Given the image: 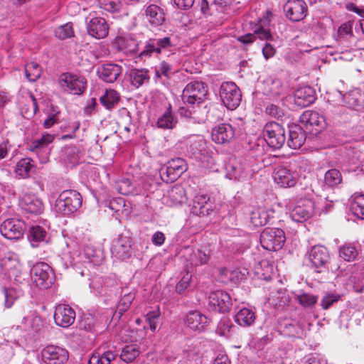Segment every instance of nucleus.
<instances>
[{
	"label": "nucleus",
	"instance_id": "1",
	"mask_svg": "<svg viewBox=\"0 0 364 364\" xmlns=\"http://www.w3.org/2000/svg\"><path fill=\"white\" fill-rule=\"evenodd\" d=\"M238 122L232 121V124L221 123L212 129V139L218 144H227L230 142L237 134L243 129L245 122L242 119H237Z\"/></svg>",
	"mask_w": 364,
	"mask_h": 364
},
{
	"label": "nucleus",
	"instance_id": "2",
	"mask_svg": "<svg viewBox=\"0 0 364 364\" xmlns=\"http://www.w3.org/2000/svg\"><path fill=\"white\" fill-rule=\"evenodd\" d=\"M82 205L81 195L74 190H65L60 193L55 203V210L63 215L75 212Z\"/></svg>",
	"mask_w": 364,
	"mask_h": 364
},
{
	"label": "nucleus",
	"instance_id": "3",
	"mask_svg": "<svg viewBox=\"0 0 364 364\" xmlns=\"http://www.w3.org/2000/svg\"><path fill=\"white\" fill-rule=\"evenodd\" d=\"M284 232L277 228H266L260 234V243L262 247L269 251L280 250L285 242Z\"/></svg>",
	"mask_w": 364,
	"mask_h": 364
},
{
	"label": "nucleus",
	"instance_id": "4",
	"mask_svg": "<svg viewBox=\"0 0 364 364\" xmlns=\"http://www.w3.org/2000/svg\"><path fill=\"white\" fill-rule=\"evenodd\" d=\"M262 134L267 145L273 149H280L286 141L284 129L277 122H267L263 128Z\"/></svg>",
	"mask_w": 364,
	"mask_h": 364
},
{
	"label": "nucleus",
	"instance_id": "5",
	"mask_svg": "<svg viewBox=\"0 0 364 364\" xmlns=\"http://www.w3.org/2000/svg\"><path fill=\"white\" fill-rule=\"evenodd\" d=\"M187 169L186 161L182 158L169 160L159 169V175L163 181L173 183Z\"/></svg>",
	"mask_w": 364,
	"mask_h": 364
},
{
	"label": "nucleus",
	"instance_id": "6",
	"mask_svg": "<svg viewBox=\"0 0 364 364\" xmlns=\"http://www.w3.org/2000/svg\"><path fill=\"white\" fill-rule=\"evenodd\" d=\"M58 82L63 91L73 95L82 94L87 86V80L84 77L70 73L61 74Z\"/></svg>",
	"mask_w": 364,
	"mask_h": 364
},
{
	"label": "nucleus",
	"instance_id": "7",
	"mask_svg": "<svg viewBox=\"0 0 364 364\" xmlns=\"http://www.w3.org/2000/svg\"><path fill=\"white\" fill-rule=\"evenodd\" d=\"M220 97L224 105L231 110L236 109L242 100L241 91L232 82L222 83L220 87Z\"/></svg>",
	"mask_w": 364,
	"mask_h": 364
},
{
	"label": "nucleus",
	"instance_id": "8",
	"mask_svg": "<svg viewBox=\"0 0 364 364\" xmlns=\"http://www.w3.org/2000/svg\"><path fill=\"white\" fill-rule=\"evenodd\" d=\"M33 282L41 289H48L53 283L54 277L51 267L45 262H38L31 269Z\"/></svg>",
	"mask_w": 364,
	"mask_h": 364
},
{
	"label": "nucleus",
	"instance_id": "9",
	"mask_svg": "<svg viewBox=\"0 0 364 364\" xmlns=\"http://www.w3.org/2000/svg\"><path fill=\"white\" fill-rule=\"evenodd\" d=\"M206 94L207 90L202 82L192 81L183 89L181 98L184 103L194 105L200 103Z\"/></svg>",
	"mask_w": 364,
	"mask_h": 364
},
{
	"label": "nucleus",
	"instance_id": "10",
	"mask_svg": "<svg viewBox=\"0 0 364 364\" xmlns=\"http://www.w3.org/2000/svg\"><path fill=\"white\" fill-rule=\"evenodd\" d=\"M173 44L169 37L150 38L146 42L143 50L139 53L141 58H150L153 54H160L171 50Z\"/></svg>",
	"mask_w": 364,
	"mask_h": 364
},
{
	"label": "nucleus",
	"instance_id": "11",
	"mask_svg": "<svg viewBox=\"0 0 364 364\" xmlns=\"http://www.w3.org/2000/svg\"><path fill=\"white\" fill-rule=\"evenodd\" d=\"M111 252L114 257L121 260L130 258L132 253V240L131 237L121 234L113 240Z\"/></svg>",
	"mask_w": 364,
	"mask_h": 364
},
{
	"label": "nucleus",
	"instance_id": "12",
	"mask_svg": "<svg viewBox=\"0 0 364 364\" xmlns=\"http://www.w3.org/2000/svg\"><path fill=\"white\" fill-rule=\"evenodd\" d=\"M26 223L17 218L5 220L0 226L1 235L9 240H18L21 238L26 230Z\"/></svg>",
	"mask_w": 364,
	"mask_h": 364
},
{
	"label": "nucleus",
	"instance_id": "13",
	"mask_svg": "<svg viewBox=\"0 0 364 364\" xmlns=\"http://www.w3.org/2000/svg\"><path fill=\"white\" fill-rule=\"evenodd\" d=\"M284 11L288 19L298 22L306 16L308 7L304 0H288L284 5Z\"/></svg>",
	"mask_w": 364,
	"mask_h": 364
},
{
	"label": "nucleus",
	"instance_id": "14",
	"mask_svg": "<svg viewBox=\"0 0 364 364\" xmlns=\"http://www.w3.org/2000/svg\"><path fill=\"white\" fill-rule=\"evenodd\" d=\"M42 360L46 364H65L68 360V352L60 346L50 345L41 351Z\"/></svg>",
	"mask_w": 364,
	"mask_h": 364
},
{
	"label": "nucleus",
	"instance_id": "15",
	"mask_svg": "<svg viewBox=\"0 0 364 364\" xmlns=\"http://www.w3.org/2000/svg\"><path fill=\"white\" fill-rule=\"evenodd\" d=\"M314 211V203L307 198L297 201L290 213L291 219L296 223H302L311 217Z\"/></svg>",
	"mask_w": 364,
	"mask_h": 364
},
{
	"label": "nucleus",
	"instance_id": "16",
	"mask_svg": "<svg viewBox=\"0 0 364 364\" xmlns=\"http://www.w3.org/2000/svg\"><path fill=\"white\" fill-rule=\"evenodd\" d=\"M208 304L213 311L227 312L232 306L230 296L225 291L217 290L211 291L208 296Z\"/></svg>",
	"mask_w": 364,
	"mask_h": 364
},
{
	"label": "nucleus",
	"instance_id": "17",
	"mask_svg": "<svg viewBox=\"0 0 364 364\" xmlns=\"http://www.w3.org/2000/svg\"><path fill=\"white\" fill-rule=\"evenodd\" d=\"M188 144L187 151L191 158L200 161L208 156V147L205 139L201 136L198 135L190 138Z\"/></svg>",
	"mask_w": 364,
	"mask_h": 364
},
{
	"label": "nucleus",
	"instance_id": "18",
	"mask_svg": "<svg viewBox=\"0 0 364 364\" xmlns=\"http://www.w3.org/2000/svg\"><path fill=\"white\" fill-rule=\"evenodd\" d=\"M75 312L68 305L60 304L56 306L54 321L56 325L63 328L70 326L75 321Z\"/></svg>",
	"mask_w": 364,
	"mask_h": 364
},
{
	"label": "nucleus",
	"instance_id": "19",
	"mask_svg": "<svg viewBox=\"0 0 364 364\" xmlns=\"http://www.w3.org/2000/svg\"><path fill=\"white\" fill-rule=\"evenodd\" d=\"M122 68L114 63L101 65L97 68V73L100 79L107 83H113L117 81L122 74Z\"/></svg>",
	"mask_w": 364,
	"mask_h": 364
},
{
	"label": "nucleus",
	"instance_id": "20",
	"mask_svg": "<svg viewBox=\"0 0 364 364\" xmlns=\"http://www.w3.org/2000/svg\"><path fill=\"white\" fill-rule=\"evenodd\" d=\"M309 259L312 266L316 269L323 268L328 262L330 255L326 247L322 245H315L309 253Z\"/></svg>",
	"mask_w": 364,
	"mask_h": 364
},
{
	"label": "nucleus",
	"instance_id": "21",
	"mask_svg": "<svg viewBox=\"0 0 364 364\" xmlns=\"http://www.w3.org/2000/svg\"><path fill=\"white\" fill-rule=\"evenodd\" d=\"M19 205L25 211L38 215L43 211L42 200L34 194H24L19 200Z\"/></svg>",
	"mask_w": 364,
	"mask_h": 364
},
{
	"label": "nucleus",
	"instance_id": "22",
	"mask_svg": "<svg viewBox=\"0 0 364 364\" xmlns=\"http://www.w3.org/2000/svg\"><path fill=\"white\" fill-rule=\"evenodd\" d=\"M42 317L36 312H30L24 316L18 326L23 331L29 333L40 332L43 328Z\"/></svg>",
	"mask_w": 364,
	"mask_h": 364
},
{
	"label": "nucleus",
	"instance_id": "23",
	"mask_svg": "<svg viewBox=\"0 0 364 364\" xmlns=\"http://www.w3.org/2000/svg\"><path fill=\"white\" fill-rule=\"evenodd\" d=\"M274 182L282 188L293 187L296 183L295 175L283 166H277L273 173Z\"/></svg>",
	"mask_w": 364,
	"mask_h": 364
},
{
	"label": "nucleus",
	"instance_id": "24",
	"mask_svg": "<svg viewBox=\"0 0 364 364\" xmlns=\"http://www.w3.org/2000/svg\"><path fill=\"white\" fill-rule=\"evenodd\" d=\"M316 100V92L309 86L297 89L294 95V102L300 107H306L311 105Z\"/></svg>",
	"mask_w": 364,
	"mask_h": 364
},
{
	"label": "nucleus",
	"instance_id": "25",
	"mask_svg": "<svg viewBox=\"0 0 364 364\" xmlns=\"http://www.w3.org/2000/svg\"><path fill=\"white\" fill-rule=\"evenodd\" d=\"M299 122L306 129L308 126L317 127L316 132H319L326 127V120L323 115L316 111L307 110L303 112L299 117Z\"/></svg>",
	"mask_w": 364,
	"mask_h": 364
},
{
	"label": "nucleus",
	"instance_id": "26",
	"mask_svg": "<svg viewBox=\"0 0 364 364\" xmlns=\"http://www.w3.org/2000/svg\"><path fill=\"white\" fill-rule=\"evenodd\" d=\"M209 318L198 311H192L186 316V326L193 331H203L209 323Z\"/></svg>",
	"mask_w": 364,
	"mask_h": 364
},
{
	"label": "nucleus",
	"instance_id": "27",
	"mask_svg": "<svg viewBox=\"0 0 364 364\" xmlns=\"http://www.w3.org/2000/svg\"><path fill=\"white\" fill-rule=\"evenodd\" d=\"M87 32L95 38H103L108 34L109 26L105 18L95 17L87 23Z\"/></svg>",
	"mask_w": 364,
	"mask_h": 364
},
{
	"label": "nucleus",
	"instance_id": "28",
	"mask_svg": "<svg viewBox=\"0 0 364 364\" xmlns=\"http://www.w3.org/2000/svg\"><path fill=\"white\" fill-rule=\"evenodd\" d=\"M289 139L287 145L289 147L296 149L303 146L306 141V133L303 128L297 124H293L289 127Z\"/></svg>",
	"mask_w": 364,
	"mask_h": 364
},
{
	"label": "nucleus",
	"instance_id": "29",
	"mask_svg": "<svg viewBox=\"0 0 364 364\" xmlns=\"http://www.w3.org/2000/svg\"><path fill=\"white\" fill-rule=\"evenodd\" d=\"M27 237L32 247H38L47 243L48 233L39 225L32 226L29 228Z\"/></svg>",
	"mask_w": 364,
	"mask_h": 364
},
{
	"label": "nucleus",
	"instance_id": "30",
	"mask_svg": "<svg viewBox=\"0 0 364 364\" xmlns=\"http://www.w3.org/2000/svg\"><path fill=\"white\" fill-rule=\"evenodd\" d=\"M145 16L148 21L154 26L162 25L165 21L164 10L154 4H151L146 7Z\"/></svg>",
	"mask_w": 364,
	"mask_h": 364
},
{
	"label": "nucleus",
	"instance_id": "31",
	"mask_svg": "<svg viewBox=\"0 0 364 364\" xmlns=\"http://www.w3.org/2000/svg\"><path fill=\"white\" fill-rule=\"evenodd\" d=\"M282 333L285 336L293 338H303L306 336L304 324L293 321L290 323H287L282 329Z\"/></svg>",
	"mask_w": 364,
	"mask_h": 364
},
{
	"label": "nucleus",
	"instance_id": "32",
	"mask_svg": "<svg viewBox=\"0 0 364 364\" xmlns=\"http://www.w3.org/2000/svg\"><path fill=\"white\" fill-rule=\"evenodd\" d=\"M129 81L134 87L139 88L143 84L149 82V75L147 69H132L129 73Z\"/></svg>",
	"mask_w": 364,
	"mask_h": 364
},
{
	"label": "nucleus",
	"instance_id": "33",
	"mask_svg": "<svg viewBox=\"0 0 364 364\" xmlns=\"http://www.w3.org/2000/svg\"><path fill=\"white\" fill-rule=\"evenodd\" d=\"M282 82L278 79L268 78L264 82V92L272 97H277L284 94Z\"/></svg>",
	"mask_w": 364,
	"mask_h": 364
},
{
	"label": "nucleus",
	"instance_id": "34",
	"mask_svg": "<svg viewBox=\"0 0 364 364\" xmlns=\"http://www.w3.org/2000/svg\"><path fill=\"white\" fill-rule=\"evenodd\" d=\"M210 198L206 194L198 193L193 200V210L196 213L206 215L209 213L210 206L208 205Z\"/></svg>",
	"mask_w": 364,
	"mask_h": 364
},
{
	"label": "nucleus",
	"instance_id": "35",
	"mask_svg": "<svg viewBox=\"0 0 364 364\" xmlns=\"http://www.w3.org/2000/svg\"><path fill=\"white\" fill-rule=\"evenodd\" d=\"M343 101L349 107L355 109L362 105L363 96L360 90L355 89L345 94Z\"/></svg>",
	"mask_w": 364,
	"mask_h": 364
},
{
	"label": "nucleus",
	"instance_id": "36",
	"mask_svg": "<svg viewBox=\"0 0 364 364\" xmlns=\"http://www.w3.org/2000/svg\"><path fill=\"white\" fill-rule=\"evenodd\" d=\"M177 123V117L169 109H167L157 120L158 127L164 129H172Z\"/></svg>",
	"mask_w": 364,
	"mask_h": 364
},
{
	"label": "nucleus",
	"instance_id": "37",
	"mask_svg": "<svg viewBox=\"0 0 364 364\" xmlns=\"http://www.w3.org/2000/svg\"><path fill=\"white\" fill-rule=\"evenodd\" d=\"M255 321V313L247 308L240 309L235 315V321L242 326H250L254 323Z\"/></svg>",
	"mask_w": 364,
	"mask_h": 364
},
{
	"label": "nucleus",
	"instance_id": "38",
	"mask_svg": "<svg viewBox=\"0 0 364 364\" xmlns=\"http://www.w3.org/2000/svg\"><path fill=\"white\" fill-rule=\"evenodd\" d=\"M210 251L208 248L198 249L191 255L190 261L191 265L199 266L208 263L210 259Z\"/></svg>",
	"mask_w": 364,
	"mask_h": 364
},
{
	"label": "nucleus",
	"instance_id": "39",
	"mask_svg": "<svg viewBox=\"0 0 364 364\" xmlns=\"http://www.w3.org/2000/svg\"><path fill=\"white\" fill-rule=\"evenodd\" d=\"M116 354L111 350L102 353H95L90 358L88 364H110L111 361L116 358Z\"/></svg>",
	"mask_w": 364,
	"mask_h": 364
},
{
	"label": "nucleus",
	"instance_id": "40",
	"mask_svg": "<svg viewBox=\"0 0 364 364\" xmlns=\"http://www.w3.org/2000/svg\"><path fill=\"white\" fill-rule=\"evenodd\" d=\"M358 255L357 247L351 243L345 244L339 247V256L345 261H353L356 259Z\"/></svg>",
	"mask_w": 364,
	"mask_h": 364
},
{
	"label": "nucleus",
	"instance_id": "41",
	"mask_svg": "<svg viewBox=\"0 0 364 364\" xmlns=\"http://www.w3.org/2000/svg\"><path fill=\"white\" fill-rule=\"evenodd\" d=\"M245 272L246 270L242 272L238 269L230 270L227 268H223L220 270L223 282H227L228 281L238 282L245 277L246 274Z\"/></svg>",
	"mask_w": 364,
	"mask_h": 364
},
{
	"label": "nucleus",
	"instance_id": "42",
	"mask_svg": "<svg viewBox=\"0 0 364 364\" xmlns=\"http://www.w3.org/2000/svg\"><path fill=\"white\" fill-rule=\"evenodd\" d=\"M250 221L254 226L265 225L268 221V214L262 208H255L250 213Z\"/></svg>",
	"mask_w": 364,
	"mask_h": 364
},
{
	"label": "nucleus",
	"instance_id": "43",
	"mask_svg": "<svg viewBox=\"0 0 364 364\" xmlns=\"http://www.w3.org/2000/svg\"><path fill=\"white\" fill-rule=\"evenodd\" d=\"M119 95L114 90H107L100 99V102L108 109H112L118 102Z\"/></svg>",
	"mask_w": 364,
	"mask_h": 364
},
{
	"label": "nucleus",
	"instance_id": "44",
	"mask_svg": "<svg viewBox=\"0 0 364 364\" xmlns=\"http://www.w3.org/2000/svg\"><path fill=\"white\" fill-rule=\"evenodd\" d=\"M353 214L359 219L364 220V195L360 194L354 197L351 204Z\"/></svg>",
	"mask_w": 364,
	"mask_h": 364
},
{
	"label": "nucleus",
	"instance_id": "45",
	"mask_svg": "<svg viewBox=\"0 0 364 364\" xmlns=\"http://www.w3.org/2000/svg\"><path fill=\"white\" fill-rule=\"evenodd\" d=\"M32 168L31 159H22L17 163L15 171L17 175L25 178L29 176Z\"/></svg>",
	"mask_w": 364,
	"mask_h": 364
},
{
	"label": "nucleus",
	"instance_id": "46",
	"mask_svg": "<svg viewBox=\"0 0 364 364\" xmlns=\"http://www.w3.org/2000/svg\"><path fill=\"white\" fill-rule=\"evenodd\" d=\"M139 355V350L136 345L124 346L120 355L121 359L126 362H132Z\"/></svg>",
	"mask_w": 364,
	"mask_h": 364
},
{
	"label": "nucleus",
	"instance_id": "47",
	"mask_svg": "<svg viewBox=\"0 0 364 364\" xmlns=\"http://www.w3.org/2000/svg\"><path fill=\"white\" fill-rule=\"evenodd\" d=\"M26 76L31 82L37 80L41 75V68L34 62L28 63L25 67Z\"/></svg>",
	"mask_w": 364,
	"mask_h": 364
},
{
	"label": "nucleus",
	"instance_id": "48",
	"mask_svg": "<svg viewBox=\"0 0 364 364\" xmlns=\"http://www.w3.org/2000/svg\"><path fill=\"white\" fill-rule=\"evenodd\" d=\"M296 299L299 304L306 308L313 306L318 301L317 296L304 291L297 294Z\"/></svg>",
	"mask_w": 364,
	"mask_h": 364
},
{
	"label": "nucleus",
	"instance_id": "49",
	"mask_svg": "<svg viewBox=\"0 0 364 364\" xmlns=\"http://www.w3.org/2000/svg\"><path fill=\"white\" fill-rule=\"evenodd\" d=\"M324 181L328 186H335L341 183V173L337 169H330L325 173Z\"/></svg>",
	"mask_w": 364,
	"mask_h": 364
},
{
	"label": "nucleus",
	"instance_id": "50",
	"mask_svg": "<svg viewBox=\"0 0 364 364\" xmlns=\"http://www.w3.org/2000/svg\"><path fill=\"white\" fill-rule=\"evenodd\" d=\"M73 33V25L70 23L60 26L55 31V36L61 40L72 37Z\"/></svg>",
	"mask_w": 364,
	"mask_h": 364
},
{
	"label": "nucleus",
	"instance_id": "51",
	"mask_svg": "<svg viewBox=\"0 0 364 364\" xmlns=\"http://www.w3.org/2000/svg\"><path fill=\"white\" fill-rule=\"evenodd\" d=\"M232 326L230 319L227 317H223L218 323L216 332L220 336H228Z\"/></svg>",
	"mask_w": 364,
	"mask_h": 364
},
{
	"label": "nucleus",
	"instance_id": "52",
	"mask_svg": "<svg viewBox=\"0 0 364 364\" xmlns=\"http://www.w3.org/2000/svg\"><path fill=\"white\" fill-rule=\"evenodd\" d=\"M100 7L109 12L119 11L121 3L119 0H99Z\"/></svg>",
	"mask_w": 364,
	"mask_h": 364
},
{
	"label": "nucleus",
	"instance_id": "53",
	"mask_svg": "<svg viewBox=\"0 0 364 364\" xmlns=\"http://www.w3.org/2000/svg\"><path fill=\"white\" fill-rule=\"evenodd\" d=\"M1 294L4 297V306L6 308H10L16 299L15 290L12 288L3 287Z\"/></svg>",
	"mask_w": 364,
	"mask_h": 364
},
{
	"label": "nucleus",
	"instance_id": "54",
	"mask_svg": "<svg viewBox=\"0 0 364 364\" xmlns=\"http://www.w3.org/2000/svg\"><path fill=\"white\" fill-rule=\"evenodd\" d=\"M27 107L25 108L24 113L27 117L33 116L38 111V107L37 101L33 95H31L29 99L27 100V104L25 105ZM24 107L23 108V109Z\"/></svg>",
	"mask_w": 364,
	"mask_h": 364
},
{
	"label": "nucleus",
	"instance_id": "55",
	"mask_svg": "<svg viewBox=\"0 0 364 364\" xmlns=\"http://www.w3.org/2000/svg\"><path fill=\"white\" fill-rule=\"evenodd\" d=\"M160 313L157 311L149 312L146 316V319L149 324V328L152 331H155L158 326Z\"/></svg>",
	"mask_w": 364,
	"mask_h": 364
},
{
	"label": "nucleus",
	"instance_id": "56",
	"mask_svg": "<svg viewBox=\"0 0 364 364\" xmlns=\"http://www.w3.org/2000/svg\"><path fill=\"white\" fill-rule=\"evenodd\" d=\"M339 294H327L321 300V305L323 309H328L331 305L340 299Z\"/></svg>",
	"mask_w": 364,
	"mask_h": 364
},
{
	"label": "nucleus",
	"instance_id": "57",
	"mask_svg": "<svg viewBox=\"0 0 364 364\" xmlns=\"http://www.w3.org/2000/svg\"><path fill=\"white\" fill-rule=\"evenodd\" d=\"M156 67L161 72V74L164 75V77L166 79H169L171 77V75L173 73L172 66L168 63L163 60Z\"/></svg>",
	"mask_w": 364,
	"mask_h": 364
},
{
	"label": "nucleus",
	"instance_id": "58",
	"mask_svg": "<svg viewBox=\"0 0 364 364\" xmlns=\"http://www.w3.org/2000/svg\"><path fill=\"white\" fill-rule=\"evenodd\" d=\"M53 112L49 113L47 119L44 121L43 126L45 128H50L54 124L58 122L59 112L56 111L52 107Z\"/></svg>",
	"mask_w": 364,
	"mask_h": 364
},
{
	"label": "nucleus",
	"instance_id": "59",
	"mask_svg": "<svg viewBox=\"0 0 364 364\" xmlns=\"http://www.w3.org/2000/svg\"><path fill=\"white\" fill-rule=\"evenodd\" d=\"M170 197L176 199L178 203H184L186 200V196L184 195V191L180 187H174L170 192Z\"/></svg>",
	"mask_w": 364,
	"mask_h": 364
},
{
	"label": "nucleus",
	"instance_id": "60",
	"mask_svg": "<svg viewBox=\"0 0 364 364\" xmlns=\"http://www.w3.org/2000/svg\"><path fill=\"white\" fill-rule=\"evenodd\" d=\"M265 112L267 114L274 118H279L282 116V112L279 107L273 104L268 105L266 107Z\"/></svg>",
	"mask_w": 364,
	"mask_h": 364
},
{
	"label": "nucleus",
	"instance_id": "61",
	"mask_svg": "<svg viewBox=\"0 0 364 364\" xmlns=\"http://www.w3.org/2000/svg\"><path fill=\"white\" fill-rule=\"evenodd\" d=\"M361 154L359 153L357 156L358 161L352 160L351 164L349 168L350 171L353 172H363L364 171V163L361 161Z\"/></svg>",
	"mask_w": 364,
	"mask_h": 364
},
{
	"label": "nucleus",
	"instance_id": "62",
	"mask_svg": "<svg viewBox=\"0 0 364 364\" xmlns=\"http://www.w3.org/2000/svg\"><path fill=\"white\" fill-rule=\"evenodd\" d=\"M134 296L132 294H126L119 301L120 311H125L131 305Z\"/></svg>",
	"mask_w": 364,
	"mask_h": 364
},
{
	"label": "nucleus",
	"instance_id": "63",
	"mask_svg": "<svg viewBox=\"0 0 364 364\" xmlns=\"http://www.w3.org/2000/svg\"><path fill=\"white\" fill-rule=\"evenodd\" d=\"M191 275L186 274L176 284V290L178 293L182 294L189 287Z\"/></svg>",
	"mask_w": 364,
	"mask_h": 364
},
{
	"label": "nucleus",
	"instance_id": "64",
	"mask_svg": "<svg viewBox=\"0 0 364 364\" xmlns=\"http://www.w3.org/2000/svg\"><path fill=\"white\" fill-rule=\"evenodd\" d=\"M123 42L125 44L124 48L127 52L131 53H136L138 52V43L136 40L133 38L124 39Z\"/></svg>",
	"mask_w": 364,
	"mask_h": 364
}]
</instances>
